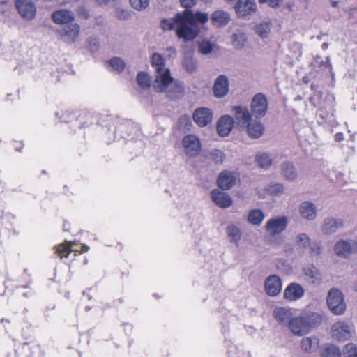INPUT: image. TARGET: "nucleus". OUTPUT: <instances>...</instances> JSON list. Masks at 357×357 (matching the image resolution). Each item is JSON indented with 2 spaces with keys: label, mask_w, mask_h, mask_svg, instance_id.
I'll use <instances>...</instances> for the list:
<instances>
[{
  "label": "nucleus",
  "mask_w": 357,
  "mask_h": 357,
  "mask_svg": "<svg viewBox=\"0 0 357 357\" xmlns=\"http://www.w3.org/2000/svg\"><path fill=\"white\" fill-rule=\"evenodd\" d=\"M211 158L215 161L216 163H222L224 161L225 155L222 151L220 150H213L211 153Z\"/></svg>",
  "instance_id": "nucleus-46"
},
{
  "label": "nucleus",
  "mask_w": 357,
  "mask_h": 357,
  "mask_svg": "<svg viewBox=\"0 0 357 357\" xmlns=\"http://www.w3.org/2000/svg\"><path fill=\"white\" fill-rule=\"evenodd\" d=\"M333 251L340 257L348 258L351 255L357 254V241L340 240L334 245Z\"/></svg>",
  "instance_id": "nucleus-8"
},
{
  "label": "nucleus",
  "mask_w": 357,
  "mask_h": 357,
  "mask_svg": "<svg viewBox=\"0 0 357 357\" xmlns=\"http://www.w3.org/2000/svg\"><path fill=\"white\" fill-rule=\"evenodd\" d=\"M345 357H357V345L354 343L347 344L343 349Z\"/></svg>",
  "instance_id": "nucleus-43"
},
{
  "label": "nucleus",
  "mask_w": 357,
  "mask_h": 357,
  "mask_svg": "<svg viewBox=\"0 0 357 357\" xmlns=\"http://www.w3.org/2000/svg\"><path fill=\"white\" fill-rule=\"evenodd\" d=\"M326 303L331 312L335 315L343 314L346 310L343 294L337 288H332L328 291Z\"/></svg>",
  "instance_id": "nucleus-5"
},
{
  "label": "nucleus",
  "mask_w": 357,
  "mask_h": 357,
  "mask_svg": "<svg viewBox=\"0 0 357 357\" xmlns=\"http://www.w3.org/2000/svg\"><path fill=\"white\" fill-rule=\"evenodd\" d=\"M170 50H172L174 53H175V50L173 48H169Z\"/></svg>",
  "instance_id": "nucleus-56"
},
{
  "label": "nucleus",
  "mask_w": 357,
  "mask_h": 357,
  "mask_svg": "<svg viewBox=\"0 0 357 357\" xmlns=\"http://www.w3.org/2000/svg\"><path fill=\"white\" fill-rule=\"evenodd\" d=\"M130 2L133 8L142 10L149 6L150 0H130Z\"/></svg>",
  "instance_id": "nucleus-45"
},
{
  "label": "nucleus",
  "mask_w": 357,
  "mask_h": 357,
  "mask_svg": "<svg viewBox=\"0 0 357 357\" xmlns=\"http://www.w3.org/2000/svg\"><path fill=\"white\" fill-rule=\"evenodd\" d=\"M213 116V113L211 109L199 107L194 111L192 119L199 127H205L212 122Z\"/></svg>",
  "instance_id": "nucleus-17"
},
{
  "label": "nucleus",
  "mask_w": 357,
  "mask_h": 357,
  "mask_svg": "<svg viewBox=\"0 0 357 357\" xmlns=\"http://www.w3.org/2000/svg\"><path fill=\"white\" fill-rule=\"evenodd\" d=\"M250 109L255 117L264 116L268 110V100L266 96L262 93L255 95L251 101Z\"/></svg>",
  "instance_id": "nucleus-11"
},
{
  "label": "nucleus",
  "mask_w": 357,
  "mask_h": 357,
  "mask_svg": "<svg viewBox=\"0 0 357 357\" xmlns=\"http://www.w3.org/2000/svg\"><path fill=\"white\" fill-rule=\"evenodd\" d=\"M211 197L213 202L221 208H227L233 204V199L229 195L217 189L211 191Z\"/></svg>",
  "instance_id": "nucleus-22"
},
{
  "label": "nucleus",
  "mask_w": 357,
  "mask_h": 357,
  "mask_svg": "<svg viewBox=\"0 0 357 357\" xmlns=\"http://www.w3.org/2000/svg\"><path fill=\"white\" fill-rule=\"evenodd\" d=\"M15 6L23 19L32 20L35 18L37 8L32 0H15Z\"/></svg>",
  "instance_id": "nucleus-9"
},
{
  "label": "nucleus",
  "mask_w": 357,
  "mask_h": 357,
  "mask_svg": "<svg viewBox=\"0 0 357 357\" xmlns=\"http://www.w3.org/2000/svg\"><path fill=\"white\" fill-rule=\"evenodd\" d=\"M328 47V44L327 43H324L322 45H321V47L324 49V50H326L327 49Z\"/></svg>",
  "instance_id": "nucleus-54"
},
{
  "label": "nucleus",
  "mask_w": 357,
  "mask_h": 357,
  "mask_svg": "<svg viewBox=\"0 0 357 357\" xmlns=\"http://www.w3.org/2000/svg\"><path fill=\"white\" fill-rule=\"evenodd\" d=\"M298 213L303 220L312 221L317 217V209L314 203L309 200L301 202L298 206Z\"/></svg>",
  "instance_id": "nucleus-15"
},
{
  "label": "nucleus",
  "mask_w": 357,
  "mask_h": 357,
  "mask_svg": "<svg viewBox=\"0 0 357 357\" xmlns=\"http://www.w3.org/2000/svg\"><path fill=\"white\" fill-rule=\"evenodd\" d=\"M259 3H268L272 8L279 7L282 3L283 0H258Z\"/></svg>",
  "instance_id": "nucleus-48"
},
{
  "label": "nucleus",
  "mask_w": 357,
  "mask_h": 357,
  "mask_svg": "<svg viewBox=\"0 0 357 357\" xmlns=\"http://www.w3.org/2000/svg\"><path fill=\"white\" fill-rule=\"evenodd\" d=\"M354 332V325L345 321H337L331 326V335L337 341L344 342L349 340Z\"/></svg>",
  "instance_id": "nucleus-7"
},
{
  "label": "nucleus",
  "mask_w": 357,
  "mask_h": 357,
  "mask_svg": "<svg viewBox=\"0 0 357 357\" xmlns=\"http://www.w3.org/2000/svg\"><path fill=\"white\" fill-rule=\"evenodd\" d=\"M341 354L340 348L336 345L327 344L321 351V357H340Z\"/></svg>",
  "instance_id": "nucleus-39"
},
{
  "label": "nucleus",
  "mask_w": 357,
  "mask_h": 357,
  "mask_svg": "<svg viewBox=\"0 0 357 357\" xmlns=\"http://www.w3.org/2000/svg\"><path fill=\"white\" fill-rule=\"evenodd\" d=\"M225 232L231 243L238 244L242 238V231L240 227L234 224H230L225 228Z\"/></svg>",
  "instance_id": "nucleus-30"
},
{
  "label": "nucleus",
  "mask_w": 357,
  "mask_h": 357,
  "mask_svg": "<svg viewBox=\"0 0 357 357\" xmlns=\"http://www.w3.org/2000/svg\"><path fill=\"white\" fill-rule=\"evenodd\" d=\"M137 84L143 89L149 88L151 86V77L144 73L140 72L137 76Z\"/></svg>",
  "instance_id": "nucleus-42"
},
{
  "label": "nucleus",
  "mask_w": 357,
  "mask_h": 357,
  "mask_svg": "<svg viewBox=\"0 0 357 357\" xmlns=\"http://www.w3.org/2000/svg\"><path fill=\"white\" fill-rule=\"evenodd\" d=\"M324 66L325 68H327L328 70V72L332 75V77H333L334 73L333 72V67L329 56L326 57V61L324 63Z\"/></svg>",
  "instance_id": "nucleus-49"
},
{
  "label": "nucleus",
  "mask_w": 357,
  "mask_h": 357,
  "mask_svg": "<svg viewBox=\"0 0 357 357\" xmlns=\"http://www.w3.org/2000/svg\"><path fill=\"white\" fill-rule=\"evenodd\" d=\"M229 91V79L225 75H220L215 79L213 93L216 98L225 97Z\"/></svg>",
  "instance_id": "nucleus-16"
},
{
  "label": "nucleus",
  "mask_w": 357,
  "mask_h": 357,
  "mask_svg": "<svg viewBox=\"0 0 357 357\" xmlns=\"http://www.w3.org/2000/svg\"><path fill=\"white\" fill-rule=\"evenodd\" d=\"M80 28L77 24L72 23L59 30L60 36L68 43L75 42L79 36Z\"/></svg>",
  "instance_id": "nucleus-21"
},
{
  "label": "nucleus",
  "mask_w": 357,
  "mask_h": 357,
  "mask_svg": "<svg viewBox=\"0 0 357 357\" xmlns=\"http://www.w3.org/2000/svg\"><path fill=\"white\" fill-rule=\"evenodd\" d=\"M151 63L155 70V79L154 82H160L166 77L170 75V70L165 66V61L159 53H153L151 56Z\"/></svg>",
  "instance_id": "nucleus-10"
},
{
  "label": "nucleus",
  "mask_w": 357,
  "mask_h": 357,
  "mask_svg": "<svg viewBox=\"0 0 357 357\" xmlns=\"http://www.w3.org/2000/svg\"><path fill=\"white\" fill-rule=\"evenodd\" d=\"M232 112H234L235 120L238 125L245 127L251 121L252 114L249 112L247 107L234 106L232 107Z\"/></svg>",
  "instance_id": "nucleus-25"
},
{
  "label": "nucleus",
  "mask_w": 357,
  "mask_h": 357,
  "mask_svg": "<svg viewBox=\"0 0 357 357\" xmlns=\"http://www.w3.org/2000/svg\"><path fill=\"white\" fill-rule=\"evenodd\" d=\"M182 145L184 152L190 157L197 155L202 149L199 138L193 134L185 135L182 139Z\"/></svg>",
  "instance_id": "nucleus-12"
},
{
  "label": "nucleus",
  "mask_w": 357,
  "mask_h": 357,
  "mask_svg": "<svg viewBox=\"0 0 357 357\" xmlns=\"http://www.w3.org/2000/svg\"><path fill=\"white\" fill-rule=\"evenodd\" d=\"M255 160L260 168L266 170L268 169L273 163L270 154L265 152L258 153L255 156Z\"/></svg>",
  "instance_id": "nucleus-35"
},
{
  "label": "nucleus",
  "mask_w": 357,
  "mask_h": 357,
  "mask_svg": "<svg viewBox=\"0 0 357 357\" xmlns=\"http://www.w3.org/2000/svg\"><path fill=\"white\" fill-rule=\"evenodd\" d=\"M238 176L236 174L224 171L219 175L217 183L221 189L229 190L236 184Z\"/></svg>",
  "instance_id": "nucleus-24"
},
{
  "label": "nucleus",
  "mask_w": 357,
  "mask_h": 357,
  "mask_svg": "<svg viewBox=\"0 0 357 357\" xmlns=\"http://www.w3.org/2000/svg\"><path fill=\"white\" fill-rule=\"evenodd\" d=\"M337 1H333V2L332 3V6H333V7L337 6Z\"/></svg>",
  "instance_id": "nucleus-55"
},
{
  "label": "nucleus",
  "mask_w": 357,
  "mask_h": 357,
  "mask_svg": "<svg viewBox=\"0 0 357 357\" xmlns=\"http://www.w3.org/2000/svg\"><path fill=\"white\" fill-rule=\"evenodd\" d=\"M100 5H104L109 3L110 0H96Z\"/></svg>",
  "instance_id": "nucleus-53"
},
{
  "label": "nucleus",
  "mask_w": 357,
  "mask_h": 357,
  "mask_svg": "<svg viewBox=\"0 0 357 357\" xmlns=\"http://www.w3.org/2000/svg\"><path fill=\"white\" fill-rule=\"evenodd\" d=\"M89 250V247L86 245H78L75 242L65 241L56 248V253L62 258L67 257L71 252L82 253L86 252Z\"/></svg>",
  "instance_id": "nucleus-13"
},
{
  "label": "nucleus",
  "mask_w": 357,
  "mask_h": 357,
  "mask_svg": "<svg viewBox=\"0 0 357 357\" xmlns=\"http://www.w3.org/2000/svg\"><path fill=\"white\" fill-rule=\"evenodd\" d=\"M271 24L269 21L263 22L256 25L255 32L261 38L268 36L271 31Z\"/></svg>",
  "instance_id": "nucleus-40"
},
{
  "label": "nucleus",
  "mask_w": 357,
  "mask_h": 357,
  "mask_svg": "<svg viewBox=\"0 0 357 357\" xmlns=\"http://www.w3.org/2000/svg\"><path fill=\"white\" fill-rule=\"evenodd\" d=\"M227 2H232L234 0H225Z\"/></svg>",
  "instance_id": "nucleus-57"
},
{
  "label": "nucleus",
  "mask_w": 357,
  "mask_h": 357,
  "mask_svg": "<svg viewBox=\"0 0 357 357\" xmlns=\"http://www.w3.org/2000/svg\"><path fill=\"white\" fill-rule=\"evenodd\" d=\"M292 309L287 307H277L273 310V317L282 326L288 327L294 317Z\"/></svg>",
  "instance_id": "nucleus-20"
},
{
  "label": "nucleus",
  "mask_w": 357,
  "mask_h": 357,
  "mask_svg": "<svg viewBox=\"0 0 357 357\" xmlns=\"http://www.w3.org/2000/svg\"><path fill=\"white\" fill-rule=\"evenodd\" d=\"M154 89L158 92H164L170 99H178L183 96L184 88L183 84L170 75L166 77L160 82H153Z\"/></svg>",
  "instance_id": "nucleus-4"
},
{
  "label": "nucleus",
  "mask_w": 357,
  "mask_h": 357,
  "mask_svg": "<svg viewBox=\"0 0 357 357\" xmlns=\"http://www.w3.org/2000/svg\"><path fill=\"white\" fill-rule=\"evenodd\" d=\"M282 249L284 252L291 254L294 251V245L289 243H286L284 244Z\"/></svg>",
  "instance_id": "nucleus-51"
},
{
  "label": "nucleus",
  "mask_w": 357,
  "mask_h": 357,
  "mask_svg": "<svg viewBox=\"0 0 357 357\" xmlns=\"http://www.w3.org/2000/svg\"><path fill=\"white\" fill-rule=\"evenodd\" d=\"M115 15L120 20H126L130 17V13L127 9L118 7L115 10Z\"/></svg>",
  "instance_id": "nucleus-47"
},
{
  "label": "nucleus",
  "mask_w": 357,
  "mask_h": 357,
  "mask_svg": "<svg viewBox=\"0 0 357 357\" xmlns=\"http://www.w3.org/2000/svg\"><path fill=\"white\" fill-rule=\"evenodd\" d=\"M265 191L271 196L280 197L284 194L285 188L281 183L271 182L267 185Z\"/></svg>",
  "instance_id": "nucleus-36"
},
{
  "label": "nucleus",
  "mask_w": 357,
  "mask_h": 357,
  "mask_svg": "<svg viewBox=\"0 0 357 357\" xmlns=\"http://www.w3.org/2000/svg\"><path fill=\"white\" fill-rule=\"evenodd\" d=\"M208 21L206 13L185 10L177 13L172 19L163 20L161 27L165 31L175 30L178 38L185 42L194 40L200 32L199 24H205Z\"/></svg>",
  "instance_id": "nucleus-1"
},
{
  "label": "nucleus",
  "mask_w": 357,
  "mask_h": 357,
  "mask_svg": "<svg viewBox=\"0 0 357 357\" xmlns=\"http://www.w3.org/2000/svg\"><path fill=\"white\" fill-rule=\"evenodd\" d=\"M282 282L277 275H271L264 282V290L267 295L271 297L277 296L281 292Z\"/></svg>",
  "instance_id": "nucleus-14"
},
{
  "label": "nucleus",
  "mask_w": 357,
  "mask_h": 357,
  "mask_svg": "<svg viewBox=\"0 0 357 357\" xmlns=\"http://www.w3.org/2000/svg\"><path fill=\"white\" fill-rule=\"evenodd\" d=\"M230 20V16L228 13L218 10L211 15V21L216 26H223L227 24Z\"/></svg>",
  "instance_id": "nucleus-31"
},
{
  "label": "nucleus",
  "mask_w": 357,
  "mask_h": 357,
  "mask_svg": "<svg viewBox=\"0 0 357 357\" xmlns=\"http://www.w3.org/2000/svg\"><path fill=\"white\" fill-rule=\"evenodd\" d=\"M303 273L307 278L309 282L313 284H320L323 280L321 273L313 265H309L303 268Z\"/></svg>",
  "instance_id": "nucleus-28"
},
{
  "label": "nucleus",
  "mask_w": 357,
  "mask_h": 357,
  "mask_svg": "<svg viewBox=\"0 0 357 357\" xmlns=\"http://www.w3.org/2000/svg\"><path fill=\"white\" fill-rule=\"evenodd\" d=\"M294 245L299 250L303 251L309 249L310 253L314 256H317L321 254L322 248L319 243L312 242L310 236L303 232L296 234L294 237Z\"/></svg>",
  "instance_id": "nucleus-6"
},
{
  "label": "nucleus",
  "mask_w": 357,
  "mask_h": 357,
  "mask_svg": "<svg viewBox=\"0 0 357 357\" xmlns=\"http://www.w3.org/2000/svg\"><path fill=\"white\" fill-rule=\"evenodd\" d=\"M232 44L238 50L242 49L247 41L246 36L241 31H236L232 35Z\"/></svg>",
  "instance_id": "nucleus-38"
},
{
  "label": "nucleus",
  "mask_w": 357,
  "mask_h": 357,
  "mask_svg": "<svg viewBox=\"0 0 357 357\" xmlns=\"http://www.w3.org/2000/svg\"><path fill=\"white\" fill-rule=\"evenodd\" d=\"M213 49V44L208 40H203L199 44V51L204 55L210 54Z\"/></svg>",
  "instance_id": "nucleus-44"
},
{
  "label": "nucleus",
  "mask_w": 357,
  "mask_h": 357,
  "mask_svg": "<svg viewBox=\"0 0 357 357\" xmlns=\"http://www.w3.org/2000/svg\"><path fill=\"white\" fill-rule=\"evenodd\" d=\"M264 218V214L261 210L252 209L248 213V222L254 226H259Z\"/></svg>",
  "instance_id": "nucleus-33"
},
{
  "label": "nucleus",
  "mask_w": 357,
  "mask_h": 357,
  "mask_svg": "<svg viewBox=\"0 0 357 357\" xmlns=\"http://www.w3.org/2000/svg\"><path fill=\"white\" fill-rule=\"evenodd\" d=\"M343 139H344V136L342 132H338V133L335 134V140L336 142H341L342 140H343Z\"/></svg>",
  "instance_id": "nucleus-52"
},
{
  "label": "nucleus",
  "mask_w": 357,
  "mask_h": 357,
  "mask_svg": "<svg viewBox=\"0 0 357 357\" xmlns=\"http://www.w3.org/2000/svg\"><path fill=\"white\" fill-rule=\"evenodd\" d=\"M289 218L287 216L275 215L269 218L265 225L266 238L268 243L273 246H278L283 243L284 238L280 236L287 228Z\"/></svg>",
  "instance_id": "nucleus-3"
},
{
  "label": "nucleus",
  "mask_w": 357,
  "mask_h": 357,
  "mask_svg": "<svg viewBox=\"0 0 357 357\" xmlns=\"http://www.w3.org/2000/svg\"><path fill=\"white\" fill-rule=\"evenodd\" d=\"M305 294L304 288L298 283H290L284 289L283 298L289 302L301 299Z\"/></svg>",
  "instance_id": "nucleus-18"
},
{
  "label": "nucleus",
  "mask_w": 357,
  "mask_h": 357,
  "mask_svg": "<svg viewBox=\"0 0 357 357\" xmlns=\"http://www.w3.org/2000/svg\"><path fill=\"white\" fill-rule=\"evenodd\" d=\"M318 344L319 339L315 336L303 337L301 341V349L307 352L315 351Z\"/></svg>",
  "instance_id": "nucleus-34"
},
{
  "label": "nucleus",
  "mask_w": 357,
  "mask_h": 357,
  "mask_svg": "<svg viewBox=\"0 0 357 357\" xmlns=\"http://www.w3.org/2000/svg\"><path fill=\"white\" fill-rule=\"evenodd\" d=\"M322 321L320 314L312 311H303L294 316L287 327L295 336L301 337L307 334L312 328L318 326Z\"/></svg>",
  "instance_id": "nucleus-2"
},
{
  "label": "nucleus",
  "mask_w": 357,
  "mask_h": 357,
  "mask_svg": "<svg viewBox=\"0 0 357 357\" xmlns=\"http://www.w3.org/2000/svg\"><path fill=\"white\" fill-rule=\"evenodd\" d=\"M344 227V222L341 219L326 218L321 226V231L325 235H331Z\"/></svg>",
  "instance_id": "nucleus-23"
},
{
  "label": "nucleus",
  "mask_w": 357,
  "mask_h": 357,
  "mask_svg": "<svg viewBox=\"0 0 357 357\" xmlns=\"http://www.w3.org/2000/svg\"><path fill=\"white\" fill-rule=\"evenodd\" d=\"M245 126H247L248 135L252 138L257 139L260 137L264 132V128L258 121H250Z\"/></svg>",
  "instance_id": "nucleus-32"
},
{
  "label": "nucleus",
  "mask_w": 357,
  "mask_h": 357,
  "mask_svg": "<svg viewBox=\"0 0 357 357\" xmlns=\"http://www.w3.org/2000/svg\"><path fill=\"white\" fill-rule=\"evenodd\" d=\"M196 0H181V4L184 8H190L195 6Z\"/></svg>",
  "instance_id": "nucleus-50"
},
{
  "label": "nucleus",
  "mask_w": 357,
  "mask_h": 357,
  "mask_svg": "<svg viewBox=\"0 0 357 357\" xmlns=\"http://www.w3.org/2000/svg\"><path fill=\"white\" fill-rule=\"evenodd\" d=\"M109 66L111 70L117 73L122 72L126 66L125 62L119 57H114L109 61Z\"/></svg>",
  "instance_id": "nucleus-41"
},
{
  "label": "nucleus",
  "mask_w": 357,
  "mask_h": 357,
  "mask_svg": "<svg viewBox=\"0 0 357 357\" xmlns=\"http://www.w3.org/2000/svg\"><path fill=\"white\" fill-rule=\"evenodd\" d=\"M52 20L56 24L68 25L74 22L75 16L73 11L59 9L52 13Z\"/></svg>",
  "instance_id": "nucleus-19"
},
{
  "label": "nucleus",
  "mask_w": 357,
  "mask_h": 357,
  "mask_svg": "<svg viewBox=\"0 0 357 357\" xmlns=\"http://www.w3.org/2000/svg\"><path fill=\"white\" fill-rule=\"evenodd\" d=\"M234 119L229 115L221 116L217 122V132L220 137L227 136L234 126Z\"/></svg>",
  "instance_id": "nucleus-26"
},
{
  "label": "nucleus",
  "mask_w": 357,
  "mask_h": 357,
  "mask_svg": "<svg viewBox=\"0 0 357 357\" xmlns=\"http://www.w3.org/2000/svg\"><path fill=\"white\" fill-rule=\"evenodd\" d=\"M182 65L188 73H194L197 70V61L191 54H185Z\"/></svg>",
  "instance_id": "nucleus-37"
},
{
  "label": "nucleus",
  "mask_w": 357,
  "mask_h": 357,
  "mask_svg": "<svg viewBox=\"0 0 357 357\" xmlns=\"http://www.w3.org/2000/svg\"><path fill=\"white\" fill-rule=\"evenodd\" d=\"M282 178L288 181H295L298 178V172L294 165L289 162L282 163L280 167Z\"/></svg>",
  "instance_id": "nucleus-29"
},
{
  "label": "nucleus",
  "mask_w": 357,
  "mask_h": 357,
  "mask_svg": "<svg viewBox=\"0 0 357 357\" xmlns=\"http://www.w3.org/2000/svg\"><path fill=\"white\" fill-rule=\"evenodd\" d=\"M236 11L241 17L251 14L256 10L255 0H238L236 6Z\"/></svg>",
  "instance_id": "nucleus-27"
}]
</instances>
